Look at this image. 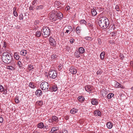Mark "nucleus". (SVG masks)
<instances>
[{
    "mask_svg": "<svg viewBox=\"0 0 133 133\" xmlns=\"http://www.w3.org/2000/svg\"><path fill=\"white\" fill-rule=\"evenodd\" d=\"M101 14L98 15L99 17H101L99 19L98 23L100 27L103 29H106L108 26L109 22L108 19L105 17H101Z\"/></svg>",
    "mask_w": 133,
    "mask_h": 133,
    "instance_id": "nucleus-1",
    "label": "nucleus"
},
{
    "mask_svg": "<svg viewBox=\"0 0 133 133\" xmlns=\"http://www.w3.org/2000/svg\"><path fill=\"white\" fill-rule=\"evenodd\" d=\"M12 58L11 55L8 52H4L2 54V59L5 63L8 64L11 62Z\"/></svg>",
    "mask_w": 133,
    "mask_h": 133,
    "instance_id": "nucleus-2",
    "label": "nucleus"
},
{
    "mask_svg": "<svg viewBox=\"0 0 133 133\" xmlns=\"http://www.w3.org/2000/svg\"><path fill=\"white\" fill-rule=\"evenodd\" d=\"M41 32H43L42 34L44 37L46 38L49 36L50 32V28L47 26H43L41 30Z\"/></svg>",
    "mask_w": 133,
    "mask_h": 133,
    "instance_id": "nucleus-3",
    "label": "nucleus"
},
{
    "mask_svg": "<svg viewBox=\"0 0 133 133\" xmlns=\"http://www.w3.org/2000/svg\"><path fill=\"white\" fill-rule=\"evenodd\" d=\"M49 85L46 82H44L41 83L40 87L41 89L45 91H48L49 90Z\"/></svg>",
    "mask_w": 133,
    "mask_h": 133,
    "instance_id": "nucleus-4",
    "label": "nucleus"
},
{
    "mask_svg": "<svg viewBox=\"0 0 133 133\" xmlns=\"http://www.w3.org/2000/svg\"><path fill=\"white\" fill-rule=\"evenodd\" d=\"M57 14V11H52L49 14L50 19L52 20L53 21H56L57 20L56 17Z\"/></svg>",
    "mask_w": 133,
    "mask_h": 133,
    "instance_id": "nucleus-5",
    "label": "nucleus"
},
{
    "mask_svg": "<svg viewBox=\"0 0 133 133\" xmlns=\"http://www.w3.org/2000/svg\"><path fill=\"white\" fill-rule=\"evenodd\" d=\"M49 75L51 78L55 79L57 76V72L54 70H50L49 72Z\"/></svg>",
    "mask_w": 133,
    "mask_h": 133,
    "instance_id": "nucleus-6",
    "label": "nucleus"
},
{
    "mask_svg": "<svg viewBox=\"0 0 133 133\" xmlns=\"http://www.w3.org/2000/svg\"><path fill=\"white\" fill-rule=\"evenodd\" d=\"M59 120L58 117L55 116H53L51 119H49L48 121L50 123H52L53 125L55 124L56 123L58 122Z\"/></svg>",
    "mask_w": 133,
    "mask_h": 133,
    "instance_id": "nucleus-7",
    "label": "nucleus"
},
{
    "mask_svg": "<svg viewBox=\"0 0 133 133\" xmlns=\"http://www.w3.org/2000/svg\"><path fill=\"white\" fill-rule=\"evenodd\" d=\"M85 90L88 92H91L93 91L94 88L92 86L87 85L85 87Z\"/></svg>",
    "mask_w": 133,
    "mask_h": 133,
    "instance_id": "nucleus-8",
    "label": "nucleus"
},
{
    "mask_svg": "<svg viewBox=\"0 0 133 133\" xmlns=\"http://www.w3.org/2000/svg\"><path fill=\"white\" fill-rule=\"evenodd\" d=\"M49 42L50 44L52 46L56 45V42L54 39L52 37H50L49 38Z\"/></svg>",
    "mask_w": 133,
    "mask_h": 133,
    "instance_id": "nucleus-9",
    "label": "nucleus"
},
{
    "mask_svg": "<svg viewBox=\"0 0 133 133\" xmlns=\"http://www.w3.org/2000/svg\"><path fill=\"white\" fill-rule=\"evenodd\" d=\"M69 71L72 74H75L77 73V70L76 69L73 67H71L69 69Z\"/></svg>",
    "mask_w": 133,
    "mask_h": 133,
    "instance_id": "nucleus-10",
    "label": "nucleus"
},
{
    "mask_svg": "<svg viewBox=\"0 0 133 133\" xmlns=\"http://www.w3.org/2000/svg\"><path fill=\"white\" fill-rule=\"evenodd\" d=\"M56 15V17L57 20L58 19H61L63 17V14L59 11L58 12V14Z\"/></svg>",
    "mask_w": 133,
    "mask_h": 133,
    "instance_id": "nucleus-11",
    "label": "nucleus"
},
{
    "mask_svg": "<svg viewBox=\"0 0 133 133\" xmlns=\"http://www.w3.org/2000/svg\"><path fill=\"white\" fill-rule=\"evenodd\" d=\"M91 104L93 105H97L98 104V102L97 99L92 98L91 101Z\"/></svg>",
    "mask_w": 133,
    "mask_h": 133,
    "instance_id": "nucleus-12",
    "label": "nucleus"
},
{
    "mask_svg": "<svg viewBox=\"0 0 133 133\" xmlns=\"http://www.w3.org/2000/svg\"><path fill=\"white\" fill-rule=\"evenodd\" d=\"M96 8L94 7L93 9H91V12L92 16H95L97 14V12L95 10Z\"/></svg>",
    "mask_w": 133,
    "mask_h": 133,
    "instance_id": "nucleus-13",
    "label": "nucleus"
},
{
    "mask_svg": "<svg viewBox=\"0 0 133 133\" xmlns=\"http://www.w3.org/2000/svg\"><path fill=\"white\" fill-rule=\"evenodd\" d=\"M35 94L37 96H40L42 94V91L41 90H37L36 91Z\"/></svg>",
    "mask_w": 133,
    "mask_h": 133,
    "instance_id": "nucleus-14",
    "label": "nucleus"
},
{
    "mask_svg": "<svg viewBox=\"0 0 133 133\" xmlns=\"http://www.w3.org/2000/svg\"><path fill=\"white\" fill-rule=\"evenodd\" d=\"M37 127L38 128L40 129H42L44 127V125L43 122H41L38 124Z\"/></svg>",
    "mask_w": 133,
    "mask_h": 133,
    "instance_id": "nucleus-15",
    "label": "nucleus"
},
{
    "mask_svg": "<svg viewBox=\"0 0 133 133\" xmlns=\"http://www.w3.org/2000/svg\"><path fill=\"white\" fill-rule=\"evenodd\" d=\"M81 54L79 52L78 50H76L74 53V55L76 57L79 58L80 57V55Z\"/></svg>",
    "mask_w": 133,
    "mask_h": 133,
    "instance_id": "nucleus-16",
    "label": "nucleus"
},
{
    "mask_svg": "<svg viewBox=\"0 0 133 133\" xmlns=\"http://www.w3.org/2000/svg\"><path fill=\"white\" fill-rule=\"evenodd\" d=\"M58 129V128L57 127H52L51 131L50 132V133H53L55 131H57Z\"/></svg>",
    "mask_w": 133,
    "mask_h": 133,
    "instance_id": "nucleus-17",
    "label": "nucleus"
},
{
    "mask_svg": "<svg viewBox=\"0 0 133 133\" xmlns=\"http://www.w3.org/2000/svg\"><path fill=\"white\" fill-rule=\"evenodd\" d=\"M78 99L81 102H83L85 100V98L83 96H80L78 97Z\"/></svg>",
    "mask_w": 133,
    "mask_h": 133,
    "instance_id": "nucleus-18",
    "label": "nucleus"
},
{
    "mask_svg": "<svg viewBox=\"0 0 133 133\" xmlns=\"http://www.w3.org/2000/svg\"><path fill=\"white\" fill-rule=\"evenodd\" d=\"M49 91H56L57 89V87L56 86H53L52 87H51V89L50 88H49Z\"/></svg>",
    "mask_w": 133,
    "mask_h": 133,
    "instance_id": "nucleus-19",
    "label": "nucleus"
},
{
    "mask_svg": "<svg viewBox=\"0 0 133 133\" xmlns=\"http://www.w3.org/2000/svg\"><path fill=\"white\" fill-rule=\"evenodd\" d=\"M78 109L75 108H73L70 111V112L72 114H74L77 112Z\"/></svg>",
    "mask_w": 133,
    "mask_h": 133,
    "instance_id": "nucleus-20",
    "label": "nucleus"
},
{
    "mask_svg": "<svg viewBox=\"0 0 133 133\" xmlns=\"http://www.w3.org/2000/svg\"><path fill=\"white\" fill-rule=\"evenodd\" d=\"M115 87L117 88H122L123 86L121 84H120L119 83L115 82Z\"/></svg>",
    "mask_w": 133,
    "mask_h": 133,
    "instance_id": "nucleus-21",
    "label": "nucleus"
},
{
    "mask_svg": "<svg viewBox=\"0 0 133 133\" xmlns=\"http://www.w3.org/2000/svg\"><path fill=\"white\" fill-rule=\"evenodd\" d=\"M106 124L107 128L109 129H111L113 125L112 123L110 122H107Z\"/></svg>",
    "mask_w": 133,
    "mask_h": 133,
    "instance_id": "nucleus-22",
    "label": "nucleus"
},
{
    "mask_svg": "<svg viewBox=\"0 0 133 133\" xmlns=\"http://www.w3.org/2000/svg\"><path fill=\"white\" fill-rule=\"evenodd\" d=\"M14 57L16 60H18L19 58V56L17 52H15L14 54Z\"/></svg>",
    "mask_w": 133,
    "mask_h": 133,
    "instance_id": "nucleus-23",
    "label": "nucleus"
},
{
    "mask_svg": "<svg viewBox=\"0 0 133 133\" xmlns=\"http://www.w3.org/2000/svg\"><path fill=\"white\" fill-rule=\"evenodd\" d=\"M78 51L81 54H82L84 52L85 49L83 47H81L79 48Z\"/></svg>",
    "mask_w": 133,
    "mask_h": 133,
    "instance_id": "nucleus-24",
    "label": "nucleus"
},
{
    "mask_svg": "<svg viewBox=\"0 0 133 133\" xmlns=\"http://www.w3.org/2000/svg\"><path fill=\"white\" fill-rule=\"evenodd\" d=\"M41 33L39 31H37L34 35L37 37H39L41 36Z\"/></svg>",
    "mask_w": 133,
    "mask_h": 133,
    "instance_id": "nucleus-25",
    "label": "nucleus"
},
{
    "mask_svg": "<svg viewBox=\"0 0 133 133\" xmlns=\"http://www.w3.org/2000/svg\"><path fill=\"white\" fill-rule=\"evenodd\" d=\"M67 27L69 30H66V32H65V33H69V32L70 31H71V32H72V27L71 26L69 25Z\"/></svg>",
    "mask_w": 133,
    "mask_h": 133,
    "instance_id": "nucleus-26",
    "label": "nucleus"
},
{
    "mask_svg": "<svg viewBox=\"0 0 133 133\" xmlns=\"http://www.w3.org/2000/svg\"><path fill=\"white\" fill-rule=\"evenodd\" d=\"M17 8L16 7H14L13 8V14L14 16L17 17L18 16V14L16 11Z\"/></svg>",
    "mask_w": 133,
    "mask_h": 133,
    "instance_id": "nucleus-27",
    "label": "nucleus"
},
{
    "mask_svg": "<svg viewBox=\"0 0 133 133\" xmlns=\"http://www.w3.org/2000/svg\"><path fill=\"white\" fill-rule=\"evenodd\" d=\"M81 27L80 26H78L76 28V33L78 34L80 33L81 31Z\"/></svg>",
    "mask_w": 133,
    "mask_h": 133,
    "instance_id": "nucleus-28",
    "label": "nucleus"
},
{
    "mask_svg": "<svg viewBox=\"0 0 133 133\" xmlns=\"http://www.w3.org/2000/svg\"><path fill=\"white\" fill-rule=\"evenodd\" d=\"M20 53L21 55L24 56H25L27 53V51L26 50H21Z\"/></svg>",
    "mask_w": 133,
    "mask_h": 133,
    "instance_id": "nucleus-29",
    "label": "nucleus"
},
{
    "mask_svg": "<svg viewBox=\"0 0 133 133\" xmlns=\"http://www.w3.org/2000/svg\"><path fill=\"white\" fill-rule=\"evenodd\" d=\"M29 86L31 88L34 89L36 87L35 84L33 83L32 82H30L29 83Z\"/></svg>",
    "mask_w": 133,
    "mask_h": 133,
    "instance_id": "nucleus-30",
    "label": "nucleus"
},
{
    "mask_svg": "<svg viewBox=\"0 0 133 133\" xmlns=\"http://www.w3.org/2000/svg\"><path fill=\"white\" fill-rule=\"evenodd\" d=\"M94 113L96 115H97L99 116H100L101 115V112L98 110H95L94 112Z\"/></svg>",
    "mask_w": 133,
    "mask_h": 133,
    "instance_id": "nucleus-31",
    "label": "nucleus"
},
{
    "mask_svg": "<svg viewBox=\"0 0 133 133\" xmlns=\"http://www.w3.org/2000/svg\"><path fill=\"white\" fill-rule=\"evenodd\" d=\"M34 69L33 65L31 64L29 65H28V69L30 71Z\"/></svg>",
    "mask_w": 133,
    "mask_h": 133,
    "instance_id": "nucleus-32",
    "label": "nucleus"
},
{
    "mask_svg": "<svg viewBox=\"0 0 133 133\" xmlns=\"http://www.w3.org/2000/svg\"><path fill=\"white\" fill-rule=\"evenodd\" d=\"M65 49H66V52H69L71 51V49L70 47L68 45H66L65 46Z\"/></svg>",
    "mask_w": 133,
    "mask_h": 133,
    "instance_id": "nucleus-33",
    "label": "nucleus"
},
{
    "mask_svg": "<svg viewBox=\"0 0 133 133\" xmlns=\"http://www.w3.org/2000/svg\"><path fill=\"white\" fill-rule=\"evenodd\" d=\"M105 56V52H101L100 55V58L102 59L103 60L104 59Z\"/></svg>",
    "mask_w": 133,
    "mask_h": 133,
    "instance_id": "nucleus-34",
    "label": "nucleus"
},
{
    "mask_svg": "<svg viewBox=\"0 0 133 133\" xmlns=\"http://www.w3.org/2000/svg\"><path fill=\"white\" fill-rule=\"evenodd\" d=\"M58 56L56 55L53 54L51 56V59L52 60H56Z\"/></svg>",
    "mask_w": 133,
    "mask_h": 133,
    "instance_id": "nucleus-35",
    "label": "nucleus"
},
{
    "mask_svg": "<svg viewBox=\"0 0 133 133\" xmlns=\"http://www.w3.org/2000/svg\"><path fill=\"white\" fill-rule=\"evenodd\" d=\"M63 65L62 64H60L58 66V69L59 70L62 71L63 70Z\"/></svg>",
    "mask_w": 133,
    "mask_h": 133,
    "instance_id": "nucleus-36",
    "label": "nucleus"
},
{
    "mask_svg": "<svg viewBox=\"0 0 133 133\" xmlns=\"http://www.w3.org/2000/svg\"><path fill=\"white\" fill-rule=\"evenodd\" d=\"M114 94L112 93H109L107 95V97L108 99H110L114 96Z\"/></svg>",
    "mask_w": 133,
    "mask_h": 133,
    "instance_id": "nucleus-37",
    "label": "nucleus"
},
{
    "mask_svg": "<svg viewBox=\"0 0 133 133\" xmlns=\"http://www.w3.org/2000/svg\"><path fill=\"white\" fill-rule=\"evenodd\" d=\"M44 6L42 5H40L37 6L36 7V9L37 10H40L43 9Z\"/></svg>",
    "mask_w": 133,
    "mask_h": 133,
    "instance_id": "nucleus-38",
    "label": "nucleus"
},
{
    "mask_svg": "<svg viewBox=\"0 0 133 133\" xmlns=\"http://www.w3.org/2000/svg\"><path fill=\"white\" fill-rule=\"evenodd\" d=\"M80 24H84L85 25H86L87 22L84 19L81 20L80 21Z\"/></svg>",
    "mask_w": 133,
    "mask_h": 133,
    "instance_id": "nucleus-39",
    "label": "nucleus"
},
{
    "mask_svg": "<svg viewBox=\"0 0 133 133\" xmlns=\"http://www.w3.org/2000/svg\"><path fill=\"white\" fill-rule=\"evenodd\" d=\"M88 26L89 28L91 30H92L94 28L93 24L89 23L88 24Z\"/></svg>",
    "mask_w": 133,
    "mask_h": 133,
    "instance_id": "nucleus-40",
    "label": "nucleus"
},
{
    "mask_svg": "<svg viewBox=\"0 0 133 133\" xmlns=\"http://www.w3.org/2000/svg\"><path fill=\"white\" fill-rule=\"evenodd\" d=\"M7 68L8 69L11 70H14L15 69V68L13 67L12 66H7Z\"/></svg>",
    "mask_w": 133,
    "mask_h": 133,
    "instance_id": "nucleus-41",
    "label": "nucleus"
},
{
    "mask_svg": "<svg viewBox=\"0 0 133 133\" xmlns=\"http://www.w3.org/2000/svg\"><path fill=\"white\" fill-rule=\"evenodd\" d=\"M38 105L40 106H41L43 104V102L41 101H37L36 103Z\"/></svg>",
    "mask_w": 133,
    "mask_h": 133,
    "instance_id": "nucleus-42",
    "label": "nucleus"
},
{
    "mask_svg": "<svg viewBox=\"0 0 133 133\" xmlns=\"http://www.w3.org/2000/svg\"><path fill=\"white\" fill-rule=\"evenodd\" d=\"M7 43L6 42V41H4L3 42V47L5 48L7 47Z\"/></svg>",
    "mask_w": 133,
    "mask_h": 133,
    "instance_id": "nucleus-43",
    "label": "nucleus"
},
{
    "mask_svg": "<svg viewBox=\"0 0 133 133\" xmlns=\"http://www.w3.org/2000/svg\"><path fill=\"white\" fill-rule=\"evenodd\" d=\"M84 38L87 40L90 41H91L92 40L91 38L90 37L86 36Z\"/></svg>",
    "mask_w": 133,
    "mask_h": 133,
    "instance_id": "nucleus-44",
    "label": "nucleus"
},
{
    "mask_svg": "<svg viewBox=\"0 0 133 133\" xmlns=\"http://www.w3.org/2000/svg\"><path fill=\"white\" fill-rule=\"evenodd\" d=\"M4 91V88L1 85H0V92H2Z\"/></svg>",
    "mask_w": 133,
    "mask_h": 133,
    "instance_id": "nucleus-45",
    "label": "nucleus"
},
{
    "mask_svg": "<svg viewBox=\"0 0 133 133\" xmlns=\"http://www.w3.org/2000/svg\"><path fill=\"white\" fill-rule=\"evenodd\" d=\"M97 9L99 11V12H101L103 11L104 9L102 8L99 7H97Z\"/></svg>",
    "mask_w": 133,
    "mask_h": 133,
    "instance_id": "nucleus-46",
    "label": "nucleus"
},
{
    "mask_svg": "<svg viewBox=\"0 0 133 133\" xmlns=\"http://www.w3.org/2000/svg\"><path fill=\"white\" fill-rule=\"evenodd\" d=\"M103 72V71L102 70H99L97 71L96 72L97 75H101Z\"/></svg>",
    "mask_w": 133,
    "mask_h": 133,
    "instance_id": "nucleus-47",
    "label": "nucleus"
},
{
    "mask_svg": "<svg viewBox=\"0 0 133 133\" xmlns=\"http://www.w3.org/2000/svg\"><path fill=\"white\" fill-rule=\"evenodd\" d=\"M21 62L20 61H18L17 63V65H18V66L19 68H21Z\"/></svg>",
    "mask_w": 133,
    "mask_h": 133,
    "instance_id": "nucleus-48",
    "label": "nucleus"
},
{
    "mask_svg": "<svg viewBox=\"0 0 133 133\" xmlns=\"http://www.w3.org/2000/svg\"><path fill=\"white\" fill-rule=\"evenodd\" d=\"M55 5H56L57 6H59L60 4L61 3L60 2L58 1H56L55 2Z\"/></svg>",
    "mask_w": 133,
    "mask_h": 133,
    "instance_id": "nucleus-49",
    "label": "nucleus"
},
{
    "mask_svg": "<svg viewBox=\"0 0 133 133\" xmlns=\"http://www.w3.org/2000/svg\"><path fill=\"white\" fill-rule=\"evenodd\" d=\"M20 20H23V16L22 14H20L19 16Z\"/></svg>",
    "mask_w": 133,
    "mask_h": 133,
    "instance_id": "nucleus-50",
    "label": "nucleus"
},
{
    "mask_svg": "<svg viewBox=\"0 0 133 133\" xmlns=\"http://www.w3.org/2000/svg\"><path fill=\"white\" fill-rule=\"evenodd\" d=\"M117 33L116 31H114L112 32L111 33L112 36H115L116 35Z\"/></svg>",
    "mask_w": 133,
    "mask_h": 133,
    "instance_id": "nucleus-51",
    "label": "nucleus"
},
{
    "mask_svg": "<svg viewBox=\"0 0 133 133\" xmlns=\"http://www.w3.org/2000/svg\"><path fill=\"white\" fill-rule=\"evenodd\" d=\"M15 101L16 103H18L19 102V101L18 97H16L15 98Z\"/></svg>",
    "mask_w": 133,
    "mask_h": 133,
    "instance_id": "nucleus-52",
    "label": "nucleus"
},
{
    "mask_svg": "<svg viewBox=\"0 0 133 133\" xmlns=\"http://www.w3.org/2000/svg\"><path fill=\"white\" fill-rule=\"evenodd\" d=\"M75 41V39L72 38L70 39V42L71 44H72L73 43L74 41Z\"/></svg>",
    "mask_w": 133,
    "mask_h": 133,
    "instance_id": "nucleus-53",
    "label": "nucleus"
},
{
    "mask_svg": "<svg viewBox=\"0 0 133 133\" xmlns=\"http://www.w3.org/2000/svg\"><path fill=\"white\" fill-rule=\"evenodd\" d=\"M69 115H66L64 116V118L66 120H68L69 118Z\"/></svg>",
    "mask_w": 133,
    "mask_h": 133,
    "instance_id": "nucleus-54",
    "label": "nucleus"
},
{
    "mask_svg": "<svg viewBox=\"0 0 133 133\" xmlns=\"http://www.w3.org/2000/svg\"><path fill=\"white\" fill-rule=\"evenodd\" d=\"M115 9L116 10V11H119V7L118 5H116L115 7Z\"/></svg>",
    "mask_w": 133,
    "mask_h": 133,
    "instance_id": "nucleus-55",
    "label": "nucleus"
},
{
    "mask_svg": "<svg viewBox=\"0 0 133 133\" xmlns=\"http://www.w3.org/2000/svg\"><path fill=\"white\" fill-rule=\"evenodd\" d=\"M3 119L2 117V116H0V123H2L3 122Z\"/></svg>",
    "mask_w": 133,
    "mask_h": 133,
    "instance_id": "nucleus-56",
    "label": "nucleus"
},
{
    "mask_svg": "<svg viewBox=\"0 0 133 133\" xmlns=\"http://www.w3.org/2000/svg\"><path fill=\"white\" fill-rule=\"evenodd\" d=\"M119 57L121 59H123L124 58V57L122 54H120Z\"/></svg>",
    "mask_w": 133,
    "mask_h": 133,
    "instance_id": "nucleus-57",
    "label": "nucleus"
},
{
    "mask_svg": "<svg viewBox=\"0 0 133 133\" xmlns=\"http://www.w3.org/2000/svg\"><path fill=\"white\" fill-rule=\"evenodd\" d=\"M70 9V6H66V8L65 9L67 11H68V10H69Z\"/></svg>",
    "mask_w": 133,
    "mask_h": 133,
    "instance_id": "nucleus-58",
    "label": "nucleus"
},
{
    "mask_svg": "<svg viewBox=\"0 0 133 133\" xmlns=\"http://www.w3.org/2000/svg\"><path fill=\"white\" fill-rule=\"evenodd\" d=\"M29 9L30 10H33V6L31 5L29 7Z\"/></svg>",
    "mask_w": 133,
    "mask_h": 133,
    "instance_id": "nucleus-59",
    "label": "nucleus"
},
{
    "mask_svg": "<svg viewBox=\"0 0 133 133\" xmlns=\"http://www.w3.org/2000/svg\"><path fill=\"white\" fill-rule=\"evenodd\" d=\"M37 0H34L33 1L32 4L33 5H34L35 4Z\"/></svg>",
    "mask_w": 133,
    "mask_h": 133,
    "instance_id": "nucleus-60",
    "label": "nucleus"
},
{
    "mask_svg": "<svg viewBox=\"0 0 133 133\" xmlns=\"http://www.w3.org/2000/svg\"><path fill=\"white\" fill-rule=\"evenodd\" d=\"M115 25L114 24H113L112 25V26L111 28V30H112V29L114 30L115 29Z\"/></svg>",
    "mask_w": 133,
    "mask_h": 133,
    "instance_id": "nucleus-61",
    "label": "nucleus"
},
{
    "mask_svg": "<svg viewBox=\"0 0 133 133\" xmlns=\"http://www.w3.org/2000/svg\"><path fill=\"white\" fill-rule=\"evenodd\" d=\"M33 133H39V132L37 131V130H35L33 131Z\"/></svg>",
    "mask_w": 133,
    "mask_h": 133,
    "instance_id": "nucleus-62",
    "label": "nucleus"
},
{
    "mask_svg": "<svg viewBox=\"0 0 133 133\" xmlns=\"http://www.w3.org/2000/svg\"><path fill=\"white\" fill-rule=\"evenodd\" d=\"M63 133H68L67 131V130H65L63 132Z\"/></svg>",
    "mask_w": 133,
    "mask_h": 133,
    "instance_id": "nucleus-63",
    "label": "nucleus"
},
{
    "mask_svg": "<svg viewBox=\"0 0 133 133\" xmlns=\"http://www.w3.org/2000/svg\"><path fill=\"white\" fill-rule=\"evenodd\" d=\"M26 59H29V57H28V56H26Z\"/></svg>",
    "mask_w": 133,
    "mask_h": 133,
    "instance_id": "nucleus-64",
    "label": "nucleus"
}]
</instances>
